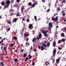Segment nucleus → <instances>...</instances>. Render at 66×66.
I'll return each instance as SVG.
<instances>
[{"label": "nucleus", "mask_w": 66, "mask_h": 66, "mask_svg": "<svg viewBox=\"0 0 66 66\" xmlns=\"http://www.w3.org/2000/svg\"><path fill=\"white\" fill-rule=\"evenodd\" d=\"M24 27H23V28L22 30V31H24Z\"/></svg>", "instance_id": "49"}, {"label": "nucleus", "mask_w": 66, "mask_h": 66, "mask_svg": "<svg viewBox=\"0 0 66 66\" xmlns=\"http://www.w3.org/2000/svg\"><path fill=\"white\" fill-rule=\"evenodd\" d=\"M24 51V50H22V51H21L22 52H23Z\"/></svg>", "instance_id": "61"}, {"label": "nucleus", "mask_w": 66, "mask_h": 66, "mask_svg": "<svg viewBox=\"0 0 66 66\" xmlns=\"http://www.w3.org/2000/svg\"><path fill=\"white\" fill-rule=\"evenodd\" d=\"M16 16L17 17H18V16L20 17V16H21V15H20V12H17L16 15Z\"/></svg>", "instance_id": "12"}, {"label": "nucleus", "mask_w": 66, "mask_h": 66, "mask_svg": "<svg viewBox=\"0 0 66 66\" xmlns=\"http://www.w3.org/2000/svg\"><path fill=\"white\" fill-rule=\"evenodd\" d=\"M48 25L49 27H52V23L51 22H50L48 24Z\"/></svg>", "instance_id": "17"}, {"label": "nucleus", "mask_w": 66, "mask_h": 66, "mask_svg": "<svg viewBox=\"0 0 66 66\" xmlns=\"http://www.w3.org/2000/svg\"><path fill=\"white\" fill-rule=\"evenodd\" d=\"M9 5H5V6H4V9H6V8H7V7H9Z\"/></svg>", "instance_id": "22"}, {"label": "nucleus", "mask_w": 66, "mask_h": 66, "mask_svg": "<svg viewBox=\"0 0 66 66\" xmlns=\"http://www.w3.org/2000/svg\"><path fill=\"white\" fill-rule=\"evenodd\" d=\"M3 49L4 51H6V47H4Z\"/></svg>", "instance_id": "35"}, {"label": "nucleus", "mask_w": 66, "mask_h": 66, "mask_svg": "<svg viewBox=\"0 0 66 66\" xmlns=\"http://www.w3.org/2000/svg\"><path fill=\"white\" fill-rule=\"evenodd\" d=\"M56 52V50L55 48H54V50L53 51V56L55 57V53Z\"/></svg>", "instance_id": "4"}, {"label": "nucleus", "mask_w": 66, "mask_h": 66, "mask_svg": "<svg viewBox=\"0 0 66 66\" xmlns=\"http://www.w3.org/2000/svg\"><path fill=\"white\" fill-rule=\"evenodd\" d=\"M26 42H27L29 40V38H27L26 40Z\"/></svg>", "instance_id": "50"}, {"label": "nucleus", "mask_w": 66, "mask_h": 66, "mask_svg": "<svg viewBox=\"0 0 66 66\" xmlns=\"http://www.w3.org/2000/svg\"><path fill=\"white\" fill-rule=\"evenodd\" d=\"M1 4L2 5H5V2L4 1H3L1 3Z\"/></svg>", "instance_id": "14"}, {"label": "nucleus", "mask_w": 66, "mask_h": 66, "mask_svg": "<svg viewBox=\"0 0 66 66\" xmlns=\"http://www.w3.org/2000/svg\"><path fill=\"white\" fill-rule=\"evenodd\" d=\"M3 46H2L1 47V49L3 50Z\"/></svg>", "instance_id": "58"}, {"label": "nucleus", "mask_w": 66, "mask_h": 66, "mask_svg": "<svg viewBox=\"0 0 66 66\" xmlns=\"http://www.w3.org/2000/svg\"><path fill=\"white\" fill-rule=\"evenodd\" d=\"M62 42L61 40H59L58 41V44H60V43H61Z\"/></svg>", "instance_id": "33"}, {"label": "nucleus", "mask_w": 66, "mask_h": 66, "mask_svg": "<svg viewBox=\"0 0 66 66\" xmlns=\"http://www.w3.org/2000/svg\"><path fill=\"white\" fill-rule=\"evenodd\" d=\"M34 18L35 19V20H36L37 19V17H36V16H35L34 17Z\"/></svg>", "instance_id": "41"}, {"label": "nucleus", "mask_w": 66, "mask_h": 66, "mask_svg": "<svg viewBox=\"0 0 66 66\" xmlns=\"http://www.w3.org/2000/svg\"><path fill=\"white\" fill-rule=\"evenodd\" d=\"M31 6L32 7H34L35 6V5L33 4H32Z\"/></svg>", "instance_id": "30"}, {"label": "nucleus", "mask_w": 66, "mask_h": 66, "mask_svg": "<svg viewBox=\"0 0 66 66\" xmlns=\"http://www.w3.org/2000/svg\"><path fill=\"white\" fill-rule=\"evenodd\" d=\"M52 28V27L50 26V27H48V30H51V29Z\"/></svg>", "instance_id": "38"}, {"label": "nucleus", "mask_w": 66, "mask_h": 66, "mask_svg": "<svg viewBox=\"0 0 66 66\" xmlns=\"http://www.w3.org/2000/svg\"><path fill=\"white\" fill-rule=\"evenodd\" d=\"M65 40H66L65 39L63 38L61 39L62 42H65Z\"/></svg>", "instance_id": "27"}, {"label": "nucleus", "mask_w": 66, "mask_h": 66, "mask_svg": "<svg viewBox=\"0 0 66 66\" xmlns=\"http://www.w3.org/2000/svg\"><path fill=\"white\" fill-rule=\"evenodd\" d=\"M45 65H46V66H48V65H49V64H50V63H49V62H45Z\"/></svg>", "instance_id": "13"}, {"label": "nucleus", "mask_w": 66, "mask_h": 66, "mask_svg": "<svg viewBox=\"0 0 66 66\" xmlns=\"http://www.w3.org/2000/svg\"><path fill=\"white\" fill-rule=\"evenodd\" d=\"M58 49L59 50H62V48H61L60 47H58Z\"/></svg>", "instance_id": "43"}, {"label": "nucleus", "mask_w": 66, "mask_h": 66, "mask_svg": "<svg viewBox=\"0 0 66 66\" xmlns=\"http://www.w3.org/2000/svg\"><path fill=\"white\" fill-rule=\"evenodd\" d=\"M27 22H29V21H30V20H29V19L27 20Z\"/></svg>", "instance_id": "54"}, {"label": "nucleus", "mask_w": 66, "mask_h": 66, "mask_svg": "<svg viewBox=\"0 0 66 66\" xmlns=\"http://www.w3.org/2000/svg\"><path fill=\"white\" fill-rule=\"evenodd\" d=\"M48 32V31L47 30H45V31H44V30H43L42 31V33L44 34V36L46 37L48 36V34H47Z\"/></svg>", "instance_id": "1"}, {"label": "nucleus", "mask_w": 66, "mask_h": 66, "mask_svg": "<svg viewBox=\"0 0 66 66\" xmlns=\"http://www.w3.org/2000/svg\"><path fill=\"white\" fill-rule=\"evenodd\" d=\"M28 5H29V6H31V5H32V3H31V2H30L29 3V4H28Z\"/></svg>", "instance_id": "37"}, {"label": "nucleus", "mask_w": 66, "mask_h": 66, "mask_svg": "<svg viewBox=\"0 0 66 66\" xmlns=\"http://www.w3.org/2000/svg\"><path fill=\"white\" fill-rule=\"evenodd\" d=\"M42 45L44 47H46L47 46V45L45 44H44V43H43Z\"/></svg>", "instance_id": "19"}, {"label": "nucleus", "mask_w": 66, "mask_h": 66, "mask_svg": "<svg viewBox=\"0 0 66 66\" xmlns=\"http://www.w3.org/2000/svg\"><path fill=\"white\" fill-rule=\"evenodd\" d=\"M12 39L16 40L17 39V37L15 36H14L12 37Z\"/></svg>", "instance_id": "11"}, {"label": "nucleus", "mask_w": 66, "mask_h": 66, "mask_svg": "<svg viewBox=\"0 0 66 66\" xmlns=\"http://www.w3.org/2000/svg\"><path fill=\"white\" fill-rule=\"evenodd\" d=\"M61 35L62 37H64L65 36V34L63 33H61Z\"/></svg>", "instance_id": "18"}, {"label": "nucleus", "mask_w": 66, "mask_h": 66, "mask_svg": "<svg viewBox=\"0 0 66 66\" xmlns=\"http://www.w3.org/2000/svg\"><path fill=\"white\" fill-rule=\"evenodd\" d=\"M24 9V6H22L21 8V12L22 13H26V10H25L23 11Z\"/></svg>", "instance_id": "3"}, {"label": "nucleus", "mask_w": 66, "mask_h": 66, "mask_svg": "<svg viewBox=\"0 0 66 66\" xmlns=\"http://www.w3.org/2000/svg\"><path fill=\"white\" fill-rule=\"evenodd\" d=\"M63 3H66V1H65V0H63Z\"/></svg>", "instance_id": "51"}, {"label": "nucleus", "mask_w": 66, "mask_h": 66, "mask_svg": "<svg viewBox=\"0 0 66 66\" xmlns=\"http://www.w3.org/2000/svg\"><path fill=\"white\" fill-rule=\"evenodd\" d=\"M8 23H9V24H11V21L10 20H8V22H7Z\"/></svg>", "instance_id": "23"}, {"label": "nucleus", "mask_w": 66, "mask_h": 66, "mask_svg": "<svg viewBox=\"0 0 66 66\" xmlns=\"http://www.w3.org/2000/svg\"><path fill=\"white\" fill-rule=\"evenodd\" d=\"M50 42H48L47 44V47H49V46H50Z\"/></svg>", "instance_id": "25"}, {"label": "nucleus", "mask_w": 66, "mask_h": 66, "mask_svg": "<svg viewBox=\"0 0 66 66\" xmlns=\"http://www.w3.org/2000/svg\"><path fill=\"white\" fill-rule=\"evenodd\" d=\"M28 45V46H29V45H30V44L29 43H28L27 42L26 43V45Z\"/></svg>", "instance_id": "39"}, {"label": "nucleus", "mask_w": 66, "mask_h": 66, "mask_svg": "<svg viewBox=\"0 0 66 66\" xmlns=\"http://www.w3.org/2000/svg\"><path fill=\"white\" fill-rule=\"evenodd\" d=\"M14 61L15 62H17L18 61V59L15 58L14 59Z\"/></svg>", "instance_id": "24"}, {"label": "nucleus", "mask_w": 66, "mask_h": 66, "mask_svg": "<svg viewBox=\"0 0 66 66\" xmlns=\"http://www.w3.org/2000/svg\"><path fill=\"white\" fill-rule=\"evenodd\" d=\"M64 29L65 31H66V27L64 28Z\"/></svg>", "instance_id": "64"}, {"label": "nucleus", "mask_w": 66, "mask_h": 66, "mask_svg": "<svg viewBox=\"0 0 66 66\" xmlns=\"http://www.w3.org/2000/svg\"><path fill=\"white\" fill-rule=\"evenodd\" d=\"M10 28H8V30H7V32L8 31H10Z\"/></svg>", "instance_id": "56"}, {"label": "nucleus", "mask_w": 66, "mask_h": 66, "mask_svg": "<svg viewBox=\"0 0 66 66\" xmlns=\"http://www.w3.org/2000/svg\"><path fill=\"white\" fill-rule=\"evenodd\" d=\"M28 57H29L28 60H30V59H31L32 57V56H29Z\"/></svg>", "instance_id": "34"}, {"label": "nucleus", "mask_w": 66, "mask_h": 66, "mask_svg": "<svg viewBox=\"0 0 66 66\" xmlns=\"http://www.w3.org/2000/svg\"><path fill=\"white\" fill-rule=\"evenodd\" d=\"M65 13V11H64V10H62V11H61V13H62V14H64Z\"/></svg>", "instance_id": "40"}, {"label": "nucleus", "mask_w": 66, "mask_h": 66, "mask_svg": "<svg viewBox=\"0 0 66 66\" xmlns=\"http://www.w3.org/2000/svg\"><path fill=\"white\" fill-rule=\"evenodd\" d=\"M45 0H42V2L43 3H44V2H45Z\"/></svg>", "instance_id": "48"}, {"label": "nucleus", "mask_w": 66, "mask_h": 66, "mask_svg": "<svg viewBox=\"0 0 66 66\" xmlns=\"http://www.w3.org/2000/svg\"><path fill=\"white\" fill-rule=\"evenodd\" d=\"M16 2L18 3H19V2L20 1V0H16Z\"/></svg>", "instance_id": "46"}, {"label": "nucleus", "mask_w": 66, "mask_h": 66, "mask_svg": "<svg viewBox=\"0 0 66 66\" xmlns=\"http://www.w3.org/2000/svg\"><path fill=\"white\" fill-rule=\"evenodd\" d=\"M53 47H55V46H56V42L54 41L53 43Z\"/></svg>", "instance_id": "9"}, {"label": "nucleus", "mask_w": 66, "mask_h": 66, "mask_svg": "<svg viewBox=\"0 0 66 66\" xmlns=\"http://www.w3.org/2000/svg\"><path fill=\"white\" fill-rule=\"evenodd\" d=\"M32 65H33V66H34L35 65V62H33L32 63Z\"/></svg>", "instance_id": "44"}, {"label": "nucleus", "mask_w": 66, "mask_h": 66, "mask_svg": "<svg viewBox=\"0 0 66 66\" xmlns=\"http://www.w3.org/2000/svg\"><path fill=\"white\" fill-rule=\"evenodd\" d=\"M60 59H61V57H59V59H57L56 60V63H59V62H60Z\"/></svg>", "instance_id": "10"}, {"label": "nucleus", "mask_w": 66, "mask_h": 66, "mask_svg": "<svg viewBox=\"0 0 66 66\" xmlns=\"http://www.w3.org/2000/svg\"><path fill=\"white\" fill-rule=\"evenodd\" d=\"M29 35L28 34H27L26 33H25L24 34V36L25 37H28V36H29Z\"/></svg>", "instance_id": "16"}, {"label": "nucleus", "mask_w": 66, "mask_h": 66, "mask_svg": "<svg viewBox=\"0 0 66 66\" xmlns=\"http://www.w3.org/2000/svg\"><path fill=\"white\" fill-rule=\"evenodd\" d=\"M13 14H14V13H12L11 14H10L11 16H12Z\"/></svg>", "instance_id": "53"}, {"label": "nucleus", "mask_w": 66, "mask_h": 66, "mask_svg": "<svg viewBox=\"0 0 66 66\" xmlns=\"http://www.w3.org/2000/svg\"><path fill=\"white\" fill-rule=\"evenodd\" d=\"M27 55V54H23V57H25Z\"/></svg>", "instance_id": "29"}, {"label": "nucleus", "mask_w": 66, "mask_h": 66, "mask_svg": "<svg viewBox=\"0 0 66 66\" xmlns=\"http://www.w3.org/2000/svg\"><path fill=\"white\" fill-rule=\"evenodd\" d=\"M28 27L30 29H33V28H32L33 27V25L31 24H29Z\"/></svg>", "instance_id": "7"}, {"label": "nucleus", "mask_w": 66, "mask_h": 66, "mask_svg": "<svg viewBox=\"0 0 66 66\" xmlns=\"http://www.w3.org/2000/svg\"><path fill=\"white\" fill-rule=\"evenodd\" d=\"M65 15H66V14L65 13H63L62 14V16L63 17H64V16H65Z\"/></svg>", "instance_id": "45"}, {"label": "nucleus", "mask_w": 66, "mask_h": 66, "mask_svg": "<svg viewBox=\"0 0 66 66\" xmlns=\"http://www.w3.org/2000/svg\"><path fill=\"white\" fill-rule=\"evenodd\" d=\"M14 2V1L13 0H11V3H13Z\"/></svg>", "instance_id": "60"}, {"label": "nucleus", "mask_w": 66, "mask_h": 66, "mask_svg": "<svg viewBox=\"0 0 66 66\" xmlns=\"http://www.w3.org/2000/svg\"><path fill=\"white\" fill-rule=\"evenodd\" d=\"M44 44H46V43H47V41H44Z\"/></svg>", "instance_id": "55"}, {"label": "nucleus", "mask_w": 66, "mask_h": 66, "mask_svg": "<svg viewBox=\"0 0 66 66\" xmlns=\"http://www.w3.org/2000/svg\"><path fill=\"white\" fill-rule=\"evenodd\" d=\"M30 50H32V46H31Z\"/></svg>", "instance_id": "63"}, {"label": "nucleus", "mask_w": 66, "mask_h": 66, "mask_svg": "<svg viewBox=\"0 0 66 66\" xmlns=\"http://www.w3.org/2000/svg\"><path fill=\"white\" fill-rule=\"evenodd\" d=\"M49 11H50V9H48L47 10V12H49Z\"/></svg>", "instance_id": "62"}, {"label": "nucleus", "mask_w": 66, "mask_h": 66, "mask_svg": "<svg viewBox=\"0 0 66 66\" xmlns=\"http://www.w3.org/2000/svg\"><path fill=\"white\" fill-rule=\"evenodd\" d=\"M38 48L39 49H40L41 48V47H40L39 46H38Z\"/></svg>", "instance_id": "59"}, {"label": "nucleus", "mask_w": 66, "mask_h": 66, "mask_svg": "<svg viewBox=\"0 0 66 66\" xmlns=\"http://www.w3.org/2000/svg\"><path fill=\"white\" fill-rule=\"evenodd\" d=\"M22 20L23 21H24L25 20V19H24V18H23L22 19Z\"/></svg>", "instance_id": "57"}, {"label": "nucleus", "mask_w": 66, "mask_h": 66, "mask_svg": "<svg viewBox=\"0 0 66 66\" xmlns=\"http://www.w3.org/2000/svg\"><path fill=\"white\" fill-rule=\"evenodd\" d=\"M14 46V44L13 43H11L10 44V47H13V46Z\"/></svg>", "instance_id": "28"}, {"label": "nucleus", "mask_w": 66, "mask_h": 66, "mask_svg": "<svg viewBox=\"0 0 66 66\" xmlns=\"http://www.w3.org/2000/svg\"><path fill=\"white\" fill-rule=\"evenodd\" d=\"M17 20H18V18H14L13 20L12 23H13V22H16Z\"/></svg>", "instance_id": "5"}, {"label": "nucleus", "mask_w": 66, "mask_h": 66, "mask_svg": "<svg viewBox=\"0 0 66 66\" xmlns=\"http://www.w3.org/2000/svg\"><path fill=\"white\" fill-rule=\"evenodd\" d=\"M39 37L41 38L42 36V34L41 33L39 34Z\"/></svg>", "instance_id": "31"}, {"label": "nucleus", "mask_w": 66, "mask_h": 66, "mask_svg": "<svg viewBox=\"0 0 66 66\" xmlns=\"http://www.w3.org/2000/svg\"><path fill=\"white\" fill-rule=\"evenodd\" d=\"M36 39L35 38H34L32 39V41L33 43H34L35 41H36Z\"/></svg>", "instance_id": "15"}, {"label": "nucleus", "mask_w": 66, "mask_h": 66, "mask_svg": "<svg viewBox=\"0 0 66 66\" xmlns=\"http://www.w3.org/2000/svg\"><path fill=\"white\" fill-rule=\"evenodd\" d=\"M28 60V57H26V59L25 60V61H27V60Z\"/></svg>", "instance_id": "42"}, {"label": "nucleus", "mask_w": 66, "mask_h": 66, "mask_svg": "<svg viewBox=\"0 0 66 66\" xmlns=\"http://www.w3.org/2000/svg\"><path fill=\"white\" fill-rule=\"evenodd\" d=\"M1 65V66H4V62H1L0 63Z\"/></svg>", "instance_id": "21"}, {"label": "nucleus", "mask_w": 66, "mask_h": 66, "mask_svg": "<svg viewBox=\"0 0 66 66\" xmlns=\"http://www.w3.org/2000/svg\"><path fill=\"white\" fill-rule=\"evenodd\" d=\"M52 19L53 21H55V22H56L58 20V17L57 16H56V18H52Z\"/></svg>", "instance_id": "2"}, {"label": "nucleus", "mask_w": 66, "mask_h": 66, "mask_svg": "<svg viewBox=\"0 0 66 66\" xmlns=\"http://www.w3.org/2000/svg\"><path fill=\"white\" fill-rule=\"evenodd\" d=\"M48 6H49L50 7V6L51 5V3L50 2V3H49L48 4Z\"/></svg>", "instance_id": "47"}, {"label": "nucleus", "mask_w": 66, "mask_h": 66, "mask_svg": "<svg viewBox=\"0 0 66 66\" xmlns=\"http://www.w3.org/2000/svg\"><path fill=\"white\" fill-rule=\"evenodd\" d=\"M37 1H36V3H33V4L35 5H36V4H37Z\"/></svg>", "instance_id": "36"}, {"label": "nucleus", "mask_w": 66, "mask_h": 66, "mask_svg": "<svg viewBox=\"0 0 66 66\" xmlns=\"http://www.w3.org/2000/svg\"><path fill=\"white\" fill-rule=\"evenodd\" d=\"M5 55V53L2 54V56Z\"/></svg>", "instance_id": "52"}, {"label": "nucleus", "mask_w": 66, "mask_h": 66, "mask_svg": "<svg viewBox=\"0 0 66 66\" xmlns=\"http://www.w3.org/2000/svg\"><path fill=\"white\" fill-rule=\"evenodd\" d=\"M10 0L7 1L6 2V4L7 5H9L10 4Z\"/></svg>", "instance_id": "6"}, {"label": "nucleus", "mask_w": 66, "mask_h": 66, "mask_svg": "<svg viewBox=\"0 0 66 66\" xmlns=\"http://www.w3.org/2000/svg\"><path fill=\"white\" fill-rule=\"evenodd\" d=\"M57 11H60V7H57Z\"/></svg>", "instance_id": "26"}, {"label": "nucleus", "mask_w": 66, "mask_h": 66, "mask_svg": "<svg viewBox=\"0 0 66 66\" xmlns=\"http://www.w3.org/2000/svg\"><path fill=\"white\" fill-rule=\"evenodd\" d=\"M36 38L37 39H38V40H39V39L40 38V37H39V36L38 37L37 36L36 37Z\"/></svg>", "instance_id": "32"}, {"label": "nucleus", "mask_w": 66, "mask_h": 66, "mask_svg": "<svg viewBox=\"0 0 66 66\" xmlns=\"http://www.w3.org/2000/svg\"><path fill=\"white\" fill-rule=\"evenodd\" d=\"M5 39H6V38H4V39H2L1 40V41H0V44H1V43H3V40H5Z\"/></svg>", "instance_id": "8"}, {"label": "nucleus", "mask_w": 66, "mask_h": 66, "mask_svg": "<svg viewBox=\"0 0 66 66\" xmlns=\"http://www.w3.org/2000/svg\"><path fill=\"white\" fill-rule=\"evenodd\" d=\"M45 49V48H44V47L43 46H41V50H44Z\"/></svg>", "instance_id": "20"}]
</instances>
